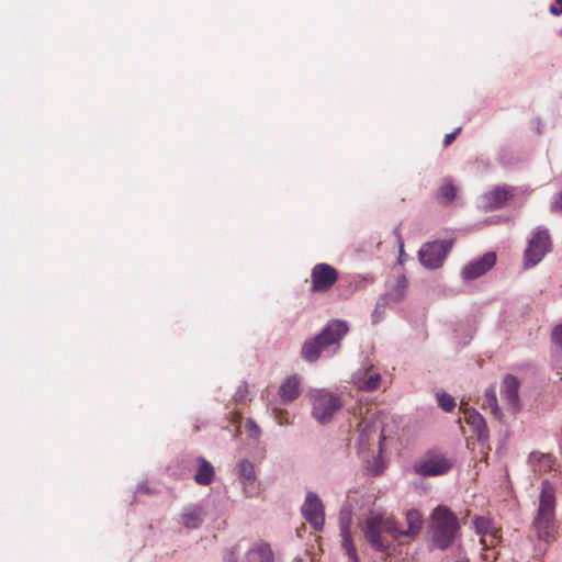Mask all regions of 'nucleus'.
I'll return each mask as SVG.
<instances>
[{
	"label": "nucleus",
	"mask_w": 562,
	"mask_h": 562,
	"mask_svg": "<svg viewBox=\"0 0 562 562\" xmlns=\"http://www.w3.org/2000/svg\"><path fill=\"white\" fill-rule=\"evenodd\" d=\"M349 331L346 321L331 319L322 331L304 341L301 357L308 363L316 362L322 356L331 357L340 348V341Z\"/></svg>",
	"instance_id": "nucleus-1"
},
{
	"label": "nucleus",
	"mask_w": 562,
	"mask_h": 562,
	"mask_svg": "<svg viewBox=\"0 0 562 562\" xmlns=\"http://www.w3.org/2000/svg\"><path fill=\"white\" fill-rule=\"evenodd\" d=\"M531 528L537 539L547 544L557 538L559 524L555 518V491L548 480L541 482L539 506Z\"/></svg>",
	"instance_id": "nucleus-2"
},
{
	"label": "nucleus",
	"mask_w": 562,
	"mask_h": 562,
	"mask_svg": "<svg viewBox=\"0 0 562 562\" xmlns=\"http://www.w3.org/2000/svg\"><path fill=\"white\" fill-rule=\"evenodd\" d=\"M459 530V521L454 513L443 506H437L431 513V539L434 547L446 550L453 542Z\"/></svg>",
	"instance_id": "nucleus-3"
},
{
	"label": "nucleus",
	"mask_w": 562,
	"mask_h": 562,
	"mask_svg": "<svg viewBox=\"0 0 562 562\" xmlns=\"http://www.w3.org/2000/svg\"><path fill=\"white\" fill-rule=\"evenodd\" d=\"M404 530L398 528L394 519H384L380 515L369 517L363 529L367 541L373 549L380 552L386 551L391 546V541L384 537V533H390L392 539L396 540L405 536L403 533Z\"/></svg>",
	"instance_id": "nucleus-4"
},
{
	"label": "nucleus",
	"mask_w": 562,
	"mask_h": 562,
	"mask_svg": "<svg viewBox=\"0 0 562 562\" xmlns=\"http://www.w3.org/2000/svg\"><path fill=\"white\" fill-rule=\"evenodd\" d=\"M310 400L312 416L322 425L328 424L342 407L340 396L325 389H312Z\"/></svg>",
	"instance_id": "nucleus-5"
},
{
	"label": "nucleus",
	"mask_w": 562,
	"mask_h": 562,
	"mask_svg": "<svg viewBox=\"0 0 562 562\" xmlns=\"http://www.w3.org/2000/svg\"><path fill=\"white\" fill-rule=\"evenodd\" d=\"M551 241L549 232L544 227H537L525 249V268H532L538 265L544 255L550 250Z\"/></svg>",
	"instance_id": "nucleus-6"
},
{
	"label": "nucleus",
	"mask_w": 562,
	"mask_h": 562,
	"mask_svg": "<svg viewBox=\"0 0 562 562\" xmlns=\"http://www.w3.org/2000/svg\"><path fill=\"white\" fill-rule=\"evenodd\" d=\"M301 514L310 526L316 531H322L325 526V506L319 496L308 491L301 506Z\"/></svg>",
	"instance_id": "nucleus-7"
},
{
	"label": "nucleus",
	"mask_w": 562,
	"mask_h": 562,
	"mask_svg": "<svg viewBox=\"0 0 562 562\" xmlns=\"http://www.w3.org/2000/svg\"><path fill=\"white\" fill-rule=\"evenodd\" d=\"M451 248V241L436 240L426 243L418 251L420 263L427 269L439 268Z\"/></svg>",
	"instance_id": "nucleus-8"
},
{
	"label": "nucleus",
	"mask_w": 562,
	"mask_h": 562,
	"mask_svg": "<svg viewBox=\"0 0 562 562\" xmlns=\"http://www.w3.org/2000/svg\"><path fill=\"white\" fill-rule=\"evenodd\" d=\"M453 462L441 453H428L414 464V470L420 476H438L447 473Z\"/></svg>",
	"instance_id": "nucleus-9"
},
{
	"label": "nucleus",
	"mask_w": 562,
	"mask_h": 562,
	"mask_svg": "<svg viewBox=\"0 0 562 562\" xmlns=\"http://www.w3.org/2000/svg\"><path fill=\"white\" fill-rule=\"evenodd\" d=\"M311 280L313 292H327L338 280V272L328 263H317L312 269Z\"/></svg>",
	"instance_id": "nucleus-10"
},
{
	"label": "nucleus",
	"mask_w": 562,
	"mask_h": 562,
	"mask_svg": "<svg viewBox=\"0 0 562 562\" xmlns=\"http://www.w3.org/2000/svg\"><path fill=\"white\" fill-rule=\"evenodd\" d=\"M182 461L195 468L193 480L198 485L209 486L215 481V468L204 457H184Z\"/></svg>",
	"instance_id": "nucleus-11"
},
{
	"label": "nucleus",
	"mask_w": 562,
	"mask_h": 562,
	"mask_svg": "<svg viewBox=\"0 0 562 562\" xmlns=\"http://www.w3.org/2000/svg\"><path fill=\"white\" fill-rule=\"evenodd\" d=\"M496 263V252L487 251L483 256L468 262L461 272L463 280L477 279L490 271Z\"/></svg>",
	"instance_id": "nucleus-12"
},
{
	"label": "nucleus",
	"mask_w": 562,
	"mask_h": 562,
	"mask_svg": "<svg viewBox=\"0 0 562 562\" xmlns=\"http://www.w3.org/2000/svg\"><path fill=\"white\" fill-rule=\"evenodd\" d=\"M371 368L372 364L366 361L361 368L352 373L350 381L358 390L373 392L379 387L381 375L379 372L372 371Z\"/></svg>",
	"instance_id": "nucleus-13"
},
{
	"label": "nucleus",
	"mask_w": 562,
	"mask_h": 562,
	"mask_svg": "<svg viewBox=\"0 0 562 562\" xmlns=\"http://www.w3.org/2000/svg\"><path fill=\"white\" fill-rule=\"evenodd\" d=\"M407 289V278L405 277V274H400L396 278L395 283L390 288V290L379 297L375 305V312H378L380 308H385L389 305L396 304L403 301L406 296Z\"/></svg>",
	"instance_id": "nucleus-14"
},
{
	"label": "nucleus",
	"mask_w": 562,
	"mask_h": 562,
	"mask_svg": "<svg viewBox=\"0 0 562 562\" xmlns=\"http://www.w3.org/2000/svg\"><path fill=\"white\" fill-rule=\"evenodd\" d=\"M516 188L508 184H498L483 194L482 199L486 209L498 210L515 195Z\"/></svg>",
	"instance_id": "nucleus-15"
},
{
	"label": "nucleus",
	"mask_w": 562,
	"mask_h": 562,
	"mask_svg": "<svg viewBox=\"0 0 562 562\" xmlns=\"http://www.w3.org/2000/svg\"><path fill=\"white\" fill-rule=\"evenodd\" d=\"M360 434L358 437V449L359 451H364L369 446L370 441L378 435L379 432V452L382 451V442L384 440V431L381 425L374 420L363 422L361 424Z\"/></svg>",
	"instance_id": "nucleus-16"
},
{
	"label": "nucleus",
	"mask_w": 562,
	"mask_h": 562,
	"mask_svg": "<svg viewBox=\"0 0 562 562\" xmlns=\"http://www.w3.org/2000/svg\"><path fill=\"white\" fill-rule=\"evenodd\" d=\"M204 507L202 504H190L183 507L179 522L187 529H198L204 521Z\"/></svg>",
	"instance_id": "nucleus-17"
},
{
	"label": "nucleus",
	"mask_w": 562,
	"mask_h": 562,
	"mask_svg": "<svg viewBox=\"0 0 562 562\" xmlns=\"http://www.w3.org/2000/svg\"><path fill=\"white\" fill-rule=\"evenodd\" d=\"M519 381L513 374H507L502 383L501 397L505 401L514 412L519 411V394H518Z\"/></svg>",
	"instance_id": "nucleus-18"
},
{
	"label": "nucleus",
	"mask_w": 562,
	"mask_h": 562,
	"mask_svg": "<svg viewBox=\"0 0 562 562\" xmlns=\"http://www.w3.org/2000/svg\"><path fill=\"white\" fill-rule=\"evenodd\" d=\"M340 525V535L342 538V547L346 549V552L351 560V562H359V558L357 554V550L352 543L351 539V516L350 514H340L339 518Z\"/></svg>",
	"instance_id": "nucleus-19"
},
{
	"label": "nucleus",
	"mask_w": 562,
	"mask_h": 562,
	"mask_svg": "<svg viewBox=\"0 0 562 562\" xmlns=\"http://www.w3.org/2000/svg\"><path fill=\"white\" fill-rule=\"evenodd\" d=\"M300 394V378L296 374L286 378L279 387V396L283 404L292 403Z\"/></svg>",
	"instance_id": "nucleus-20"
},
{
	"label": "nucleus",
	"mask_w": 562,
	"mask_h": 562,
	"mask_svg": "<svg viewBox=\"0 0 562 562\" xmlns=\"http://www.w3.org/2000/svg\"><path fill=\"white\" fill-rule=\"evenodd\" d=\"M247 562H274L272 549L268 542L261 541L246 553Z\"/></svg>",
	"instance_id": "nucleus-21"
},
{
	"label": "nucleus",
	"mask_w": 562,
	"mask_h": 562,
	"mask_svg": "<svg viewBox=\"0 0 562 562\" xmlns=\"http://www.w3.org/2000/svg\"><path fill=\"white\" fill-rule=\"evenodd\" d=\"M553 458L550 454L531 452L528 457V463L532 471L539 474L550 471L553 467Z\"/></svg>",
	"instance_id": "nucleus-22"
},
{
	"label": "nucleus",
	"mask_w": 562,
	"mask_h": 562,
	"mask_svg": "<svg viewBox=\"0 0 562 562\" xmlns=\"http://www.w3.org/2000/svg\"><path fill=\"white\" fill-rule=\"evenodd\" d=\"M406 521L408 527L403 531V533H405V537H416L419 533L423 526V518L420 513L417 509L408 510L406 513Z\"/></svg>",
	"instance_id": "nucleus-23"
},
{
	"label": "nucleus",
	"mask_w": 562,
	"mask_h": 562,
	"mask_svg": "<svg viewBox=\"0 0 562 562\" xmlns=\"http://www.w3.org/2000/svg\"><path fill=\"white\" fill-rule=\"evenodd\" d=\"M457 195V188L450 178L445 179V183L438 189L437 199L440 203L448 205Z\"/></svg>",
	"instance_id": "nucleus-24"
},
{
	"label": "nucleus",
	"mask_w": 562,
	"mask_h": 562,
	"mask_svg": "<svg viewBox=\"0 0 562 562\" xmlns=\"http://www.w3.org/2000/svg\"><path fill=\"white\" fill-rule=\"evenodd\" d=\"M238 479H246L247 481H257L255 467L248 459H241L236 464Z\"/></svg>",
	"instance_id": "nucleus-25"
},
{
	"label": "nucleus",
	"mask_w": 562,
	"mask_h": 562,
	"mask_svg": "<svg viewBox=\"0 0 562 562\" xmlns=\"http://www.w3.org/2000/svg\"><path fill=\"white\" fill-rule=\"evenodd\" d=\"M484 403L497 419L502 418V411L497 404V396L494 386H490L488 389L485 390Z\"/></svg>",
	"instance_id": "nucleus-26"
},
{
	"label": "nucleus",
	"mask_w": 562,
	"mask_h": 562,
	"mask_svg": "<svg viewBox=\"0 0 562 562\" xmlns=\"http://www.w3.org/2000/svg\"><path fill=\"white\" fill-rule=\"evenodd\" d=\"M473 524L479 535L485 536L494 533L493 521L490 518L479 516L474 518Z\"/></svg>",
	"instance_id": "nucleus-27"
},
{
	"label": "nucleus",
	"mask_w": 562,
	"mask_h": 562,
	"mask_svg": "<svg viewBox=\"0 0 562 562\" xmlns=\"http://www.w3.org/2000/svg\"><path fill=\"white\" fill-rule=\"evenodd\" d=\"M436 398L438 402V405L447 413H450L456 407V400L446 392H437Z\"/></svg>",
	"instance_id": "nucleus-28"
},
{
	"label": "nucleus",
	"mask_w": 562,
	"mask_h": 562,
	"mask_svg": "<svg viewBox=\"0 0 562 562\" xmlns=\"http://www.w3.org/2000/svg\"><path fill=\"white\" fill-rule=\"evenodd\" d=\"M241 494L245 498H254L258 495V486L256 481H247L246 479H238Z\"/></svg>",
	"instance_id": "nucleus-29"
},
{
	"label": "nucleus",
	"mask_w": 562,
	"mask_h": 562,
	"mask_svg": "<svg viewBox=\"0 0 562 562\" xmlns=\"http://www.w3.org/2000/svg\"><path fill=\"white\" fill-rule=\"evenodd\" d=\"M245 429L248 436L252 439H258L261 436V429L252 418H248L245 422Z\"/></svg>",
	"instance_id": "nucleus-30"
},
{
	"label": "nucleus",
	"mask_w": 562,
	"mask_h": 562,
	"mask_svg": "<svg viewBox=\"0 0 562 562\" xmlns=\"http://www.w3.org/2000/svg\"><path fill=\"white\" fill-rule=\"evenodd\" d=\"M248 395V384L243 382L234 393V400L236 402H244Z\"/></svg>",
	"instance_id": "nucleus-31"
},
{
	"label": "nucleus",
	"mask_w": 562,
	"mask_h": 562,
	"mask_svg": "<svg viewBox=\"0 0 562 562\" xmlns=\"http://www.w3.org/2000/svg\"><path fill=\"white\" fill-rule=\"evenodd\" d=\"M367 281H368V278H366L361 274L355 276L353 280L349 284V286L351 288V293L363 288Z\"/></svg>",
	"instance_id": "nucleus-32"
},
{
	"label": "nucleus",
	"mask_w": 562,
	"mask_h": 562,
	"mask_svg": "<svg viewBox=\"0 0 562 562\" xmlns=\"http://www.w3.org/2000/svg\"><path fill=\"white\" fill-rule=\"evenodd\" d=\"M550 211L562 214V190L553 196Z\"/></svg>",
	"instance_id": "nucleus-33"
},
{
	"label": "nucleus",
	"mask_w": 562,
	"mask_h": 562,
	"mask_svg": "<svg viewBox=\"0 0 562 562\" xmlns=\"http://www.w3.org/2000/svg\"><path fill=\"white\" fill-rule=\"evenodd\" d=\"M552 341L562 350V325H557L551 334Z\"/></svg>",
	"instance_id": "nucleus-34"
},
{
	"label": "nucleus",
	"mask_w": 562,
	"mask_h": 562,
	"mask_svg": "<svg viewBox=\"0 0 562 562\" xmlns=\"http://www.w3.org/2000/svg\"><path fill=\"white\" fill-rule=\"evenodd\" d=\"M238 561V550L236 547L229 548L224 555V562H237Z\"/></svg>",
	"instance_id": "nucleus-35"
},
{
	"label": "nucleus",
	"mask_w": 562,
	"mask_h": 562,
	"mask_svg": "<svg viewBox=\"0 0 562 562\" xmlns=\"http://www.w3.org/2000/svg\"><path fill=\"white\" fill-rule=\"evenodd\" d=\"M550 13L553 15L562 14V0H555V3L550 5Z\"/></svg>",
	"instance_id": "nucleus-36"
},
{
	"label": "nucleus",
	"mask_w": 562,
	"mask_h": 562,
	"mask_svg": "<svg viewBox=\"0 0 562 562\" xmlns=\"http://www.w3.org/2000/svg\"><path fill=\"white\" fill-rule=\"evenodd\" d=\"M460 131H461V127H458L452 133L447 134L443 139V145L448 146L456 138V136L460 133Z\"/></svg>",
	"instance_id": "nucleus-37"
},
{
	"label": "nucleus",
	"mask_w": 562,
	"mask_h": 562,
	"mask_svg": "<svg viewBox=\"0 0 562 562\" xmlns=\"http://www.w3.org/2000/svg\"><path fill=\"white\" fill-rule=\"evenodd\" d=\"M395 235L397 236V241L400 244V257H398V261L402 262V259H403V252H404V245H403V239H402V236L400 234V228L396 227L395 231H394Z\"/></svg>",
	"instance_id": "nucleus-38"
},
{
	"label": "nucleus",
	"mask_w": 562,
	"mask_h": 562,
	"mask_svg": "<svg viewBox=\"0 0 562 562\" xmlns=\"http://www.w3.org/2000/svg\"><path fill=\"white\" fill-rule=\"evenodd\" d=\"M151 491L146 483H139L136 487V494H149Z\"/></svg>",
	"instance_id": "nucleus-39"
},
{
	"label": "nucleus",
	"mask_w": 562,
	"mask_h": 562,
	"mask_svg": "<svg viewBox=\"0 0 562 562\" xmlns=\"http://www.w3.org/2000/svg\"><path fill=\"white\" fill-rule=\"evenodd\" d=\"M472 418H473V420H472L473 425H485L483 417L479 413H474Z\"/></svg>",
	"instance_id": "nucleus-40"
},
{
	"label": "nucleus",
	"mask_w": 562,
	"mask_h": 562,
	"mask_svg": "<svg viewBox=\"0 0 562 562\" xmlns=\"http://www.w3.org/2000/svg\"><path fill=\"white\" fill-rule=\"evenodd\" d=\"M385 308H380L378 312L375 310L373 311V321L376 323L381 319V314L384 312Z\"/></svg>",
	"instance_id": "nucleus-41"
}]
</instances>
